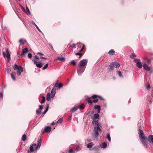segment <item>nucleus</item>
Listing matches in <instances>:
<instances>
[{
    "label": "nucleus",
    "instance_id": "obj_35",
    "mask_svg": "<svg viewBox=\"0 0 153 153\" xmlns=\"http://www.w3.org/2000/svg\"><path fill=\"white\" fill-rule=\"evenodd\" d=\"M136 57V55L134 54V53H132L130 55V57L131 58H134L135 57Z\"/></svg>",
    "mask_w": 153,
    "mask_h": 153
},
{
    "label": "nucleus",
    "instance_id": "obj_15",
    "mask_svg": "<svg viewBox=\"0 0 153 153\" xmlns=\"http://www.w3.org/2000/svg\"><path fill=\"white\" fill-rule=\"evenodd\" d=\"M145 139L141 140V142L142 144L145 147L147 148L148 147V146L147 143L145 141Z\"/></svg>",
    "mask_w": 153,
    "mask_h": 153
},
{
    "label": "nucleus",
    "instance_id": "obj_32",
    "mask_svg": "<svg viewBox=\"0 0 153 153\" xmlns=\"http://www.w3.org/2000/svg\"><path fill=\"white\" fill-rule=\"evenodd\" d=\"M63 121V118H61L59 119L57 121L56 123H62Z\"/></svg>",
    "mask_w": 153,
    "mask_h": 153
},
{
    "label": "nucleus",
    "instance_id": "obj_28",
    "mask_svg": "<svg viewBox=\"0 0 153 153\" xmlns=\"http://www.w3.org/2000/svg\"><path fill=\"white\" fill-rule=\"evenodd\" d=\"M48 108H49V105H48V104H47L46 109L45 110V111L42 114H45L46 113V112H47V111L48 110Z\"/></svg>",
    "mask_w": 153,
    "mask_h": 153
},
{
    "label": "nucleus",
    "instance_id": "obj_17",
    "mask_svg": "<svg viewBox=\"0 0 153 153\" xmlns=\"http://www.w3.org/2000/svg\"><path fill=\"white\" fill-rule=\"evenodd\" d=\"M107 143H106L104 142L102 143L100 145V147L101 148L105 149L107 147Z\"/></svg>",
    "mask_w": 153,
    "mask_h": 153
},
{
    "label": "nucleus",
    "instance_id": "obj_26",
    "mask_svg": "<svg viewBox=\"0 0 153 153\" xmlns=\"http://www.w3.org/2000/svg\"><path fill=\"white\" fill-rule=\"evenodd\" d=\"M88 102L90 105H91L92 104V101L91 100V97H87L86 98Z\"/></svg>",
    "mask_w": 153,
    "mask_h": 153
},
{
    "label": "nucleus",
    "instance_id": "obj_20",
    "mask_svg": "<svg viewBox=\"0 0 153 153\" xmlns=\"http://www.w3.org/2000/svg\"><path fill=\"white\" fill-rule=\"evenodd\" d=\"M78 109L79 107H78L77 106H75L72 109L70 110V112L72 113L75 112Z\"/></svg>",
    "mask_w": 153,
    "mask_h": 153
},
{
    "label": "nucleus",
    "instance_id": "obj_6",
    "mask_svg": "<svg viewBox=\"0 0 153 153\" xmlns=\"http://www.w3.org/2000/svg\"><path fill=\"white\" fill-rule=\"evenodd\" d=\"M138 134L140 140L141 139V140L146 139V137L143 133V131L140 129L139 130Z\"/></svg>",
    "mask_w": 153,
    "mask_h": 153
},
{
    "label": "nucleus",
    "instance_id": "obj_60",
    "mask_svg": "<svg viewBox=\"0 0 153 153\" xmlns=\"http://www.w3.org/2000/svg\"><path fill=\"white\" fill-rule=\"evenodd\" d=\"M32 23L33 25H34L35 26H36V25L35 23L33 21H32L31 22Z\"/></svg>",
    "mask_w": 153,
    "mask_h": 153
},
{
    "label": "nucleus",
    "instance_id": "obj_29",
    "mask_svg": "<svg viewBox=\"0 0 153 153\" xmlns=\"http://www.w3.org/2000/svg\"><path fill=\"white\" fill-rule=\"evenodd\" d=\"M50 94L49 93H47V97H46V100L48 101L50 100Z\"/></svg>",
    "mask_w": 153,
    "mask_h": 153
},
{
    "label": "nucleus",
    "instance_id": "obj_14",
    "mask_svg": "<svg viewBox=\"0 0 153 153\" xmlns=\"http://www.w3.org/2000/svg\"><path fill=\"white\" fill-rule=\"evenodd\" d=\"M77 45L78 47L79 48L81 47V45H82V47L80 51V52L82 51L83 50L85 47V46L84 45H83L80 42H79L77 43Z\"/></svg>",
    "mask_w": 153,
    "mask_h": 153
},
{
    "label": "nucleus",
    "instance_id": "obj_56",
    "mask_svg": "<svg viewBox=\"0 0 153 153\" xmlns=\"http://www.w3.org/2000/svg\"><path fill=\"white\" fill-rule=\"evenodd\" d=\"M94 113V111H90L89 112V113L91 114H93Z\"/></svg>",
    "mask_w": 153,
    "mask_h": 153
},
{
    "label": "nucleus",
    "instance_id": "obj_3",
    "mask_svg": "<svg viewBox=\"0 0 153 153\" xmlns=\"http://www.w3.org/2000/svg\"><path fill=\"white\" fill-rule=\"evenodd\" d=\"M13 69L14 70H17V74L18 76H20L21 73L23 71V68L21 66L18 65L16 64L14 65Z\"/></svg>",
    "mask_w": 153,
    "mask_h": 153
},
{
    "label": "nucleus",
    "instance_id": "obj_61",
    "mask_svg": "<svg viewBox=\"0 0 153 153\" xmlns=\"http://www.w3.org/2000/svg\"><path fill=\"white\" fill-rule=\"evenodd\" d=\"M147 88H149L150 87V86L149 84L148 85L146 86Z\"/></svg>",
    "mask_w": 153,
    "mask_h": 153
},
{
    "label": "nucleus",
    "instance_id": "obj_2",
    "mask_svg": "<svg viewBox=\"0 0 153 153\" xmlns=\"http://www.w3.org/2000/svg\"><path fill=\"white\" fill-rule=\"evenodd\" d=\"M41 139H40L38 140L37 141V145L36 144H33L32 146L30 147V151L31 152H33L34 151V147H35V149L36 150L39 149L41 145Z\"/></svg>",
    "mask_w": 153,
    "mask_h": 153
},
{
    "label": "nucleus",
    "instance_id": "obj_40",
    "mask_svg": "<svg viewBox=\"0 0 153 153\" xmlns=\"http://www.w3.org/2000/svg\"><path fill=\"white\" fill-rule=\"evenodd\" d=\"M42 100L41 102V103H43L44 102L45 100V97L44 96L42 97Z\"/></svg>",
    "mask_w": 153,
    "mask_h": 153
},
{
    "label": "nucleus",
    "instance_id": "obj_25",
    "mask_svg": "<svg viewBox=\"0 0 153 153\" xmlns=\"http://www.w3.org/2000/svg\"><path fill=\"white\" fill-rule=\"evenodd\" d=\"M115 53V51L113 49L110 50L108 52V53L111 55H113Z\"/></svg>",
    "mask_w": 153,
    "mask_h": 153
},
{
    "label": "nucleus",
    "instance_id": "obj_36",
    "mask_svg": "<svg viewBox=\"0 0 153 153\" xmlns=\"http://www.w3.org/2000/svg\"><path fill=\"white\" fill-rule=\"evenodd\" d=\"M55 94L56 92H51V98H53L54 97L55 95Z\"/></svg>",
    "mask_w": 153,
    "mask_h": 153
},
{
    "label": "nucleus",
    "instance_id": "obj_11",
    "mask_svg": "<svg viewBox=\"0 0 153 153\" xmlns=\"http://www.w3.org/2000/svg\"><path fill=\"white\" fill-rule=\"evenodd\" d=\"M148 141L153 145V135L150 134L148 136Z\"/></svg>",
    "mask_w": 153,
    "mask_h": 153
},
{
    "label": "nucleus",
    "instance_id": "obj_53",
    "mask_svg": "<svg viewBox=\"0 0 153 153\" xmlns=\"http://www.w3.org/2000/svg\"><path fill=\"white\" fill-rule=\"evenodd\" d=\"M37 54H39V55L40 56H43L44 55V54L41 53H40V52H38L37 53Z\"/></svg>",
    "mask_w": 153,
    "mask_h": 153
},
{
    "label": "nucleus",
    "instance_id": "obj_33",
    "mask_svg": "<svg viewBox=\"0 0 153 153\" xmlns=\"http://www.w3.org/2000/svg\"><path fill=\"white\" fill-rule=\"evenodd\" d=\"M99 117V115L98 114H95L94 115V117L96 119H98Z\"/></svg>",
    "mask_w": 153,
    "mask_h": 153
},
{
    "label": "nucleus",
    "instance_id": "obj_43",
    "mask_svg": "<svg viewBox=\"0 0 153 153\" xmlns=\"http://www.w3.org/2000/svg\"><path fill=\"white\" fill-rule=\"evenodd\" d=\"M36 27V28L37 29V30L39 31L40 32H41L42 34H43L42 32L41 31V30H40V29L39 28V27L37 26L36 25V26H35Z\"/></svg>",
    "mask_w": 153,
    "mask_h": 153
},
{
    "label": "nucleus",
    "instance_id": "obj_42",
    "mask_svg": "<svg viewBox=\"0 0 153 153\" xmlns=\"http://www.w3.org/2000/svg\"><path fill=\"white\" fill-rule=\"evenodd\" d=\"M48 63L46 64V65H45V66L42 68V70H45V69H46L48 67Z\"/></svg>",
    "mask_w": 153,
    "mask_h": 153
},
{
    "label": "nucleus",
    "instance_id": "obj_62",
    "mask_svg": "<svg viewBox=\"0 0 153 153\" xmlns=\"http://www.w3.org/2000/svg\"><path fill=\"white\" fill-rule=\"evenodd\" d=\"M99 97L100 98V100H104V99L103 98H102V97H101L100 96V97Z\"/></svg>",
    "mask_w": 153,
    "mask_h": 153
},
{
    "label": "nucleus",
    "instance_id": "obj_41",
    "mask_svg": "<svg viewBox=\"0 0 153 153\" xmlns=\"http://www.w3.org/2000/svg\"><path fill=\"white\" fill-rule=\"evenodd\" d=\"M119 76L120 77H122L123 76L121 73V72L120 71H118L117 72Z\"/></svg>",
    "mask_w": 153,
    "mask_h": 153
},
{
    "label": "nucleus",
    "instance_id": "obj_23",
    "mask_svg": "<svg viewBox=\"0 0 153 153\" xmlns=\"http://www.w3.org/2000/svg\"><path fill=\"white\" fill-rule=\"evenodd\" d=\"M15 74L16 73L15 72H13L11 74V77L14 81H15L16 80V78L14 76Z\"/></svg>",
    "mask_w": 153,
    "mask_h": 153
},
{
    "label": "nucleus",
    "instance_id": "obj_37",
    "mask_svg": "<svg viewBox=\"0 0 153 153\" xmlns=\"http://www.w3.org/2000/svg\"><path fill=\"white\" fill-rule=\"evenodd\" d=\"M70 63L71 64L73 65H75L76 64V62L74 61V60L71 61L70 62Z\"/></svg>",
    "mask_w": 153,
    "mask_h": 153
},
{
    "label": "nucleus",
    "instance_id": "obj_1",
    "mask_svg": "<svg viewBox=\"0 0 153 153\" xmlns=\"http://www.w3.org/2000/svg\"><path fill=\"white\" fill-rule=\"evenodd\" d=\"M92 123L93 124L96 125L94 128V132L92 133V136L95 138H97L99 135V132H102V130L100 127H101V125L99 123V120H96L95 119H93Z\"/></svg>",
    "mask_w": 153,
    "mask_h": 153
},
{
    "label": "nucleus",
    "instance_id": "obj_5",
    "mask_svg": "<svg viewBox=\"0 0 153 153\" xmlns=\"http://www.w3.org/2000/svg\"><path fill=\"white\" fill-rule=\"evenodd\" d=\"M6 55L5 52H3V55L4 58L6 57L8 59V61L9 62L10 60V56L8 49H7L6 50Z\"/></svg>",
    "mask_w": 153,
    "mask_h": 153
},
{
    "label": "nucleus",
    "instance_id": "obj_16",
    "mask_svg": "<svg viewBox=\"0 0 153 153\" xmlns=\"http://www.w3.org/2000/svg\"><path fill=\"white\" fill-rule=\"evenodd\" d=\"M136 65L139 68H141L143 66L140 61L136 62Z\"/></svg>",
    "mask_w": 153,
    "mask_h": 153
},
{
    "label": "nucleus",
    "instance_id": "obj_55",
    "mask_svg": "<svg viewBox=\"0 0 153 153\" xmlns=\"http://www.w3.org/2000/svg\"><path fill=\"white\" fill-rule=\"evenodd\" d=\"M20 7L21 8L22 10L24 11H25V10L24 8L21 5H20Z\"/></svg>",
    "mask_w": 153,
    "mask_h": 153
},
{
    "label": "nucleus",
    "instance_id": "obj_45",
    "mask_svg": "<svg viewBox=\"0 0 153 153\" xmlns=\"http://www.w3.org/2000/svg\"><path fill=\"white\" fill-rule=\"evenodd\" d=\"M56 88L54 87L51 90V92H56Z\"/></svg>",
    "mask_w": 153,
    "mask_h": 153
},
{
    "label": "nucleus",
    "instance_id": "obj_64",
    "mask_svg": "<svg viewBox=\"0 0 153 153\" xmlns=\"http://www.w3.org/2000/svg\"><path fill=\"white\" fill-rule=\"evenodd\" d=\"M2 29H3L4 30H6L7 29V27L5 26V27H4L2 28Z\"/></svg>",
    "mask_w": 153,
    "mask_h": 153
},
{
    "label": "nucleus",
    "instance_id": "obj_49",
    "mask_svg": "<svg viewBox=\"0 0 153 153\" xmlns=\"http://www.w3.org/2000/svg\"><path fill=\"white\" fill-rule=\"evenodd\" d=\"M148 62L149 63H150L151 62L152 59H148L147 60Z\"/></svg>",
    "mask_w": 153,
    "mask_h": 153
},
{
    "label": "nucleus",
    "instance_id": "obj_51",
    "mask_svg": "<svg viewBox=\"0 0 153 153\" xmlns=\"http://www.w3.org/2000/svg\"><path fill=\"white\" fill-rule=\"evenodd\" d=\"M3 93H0V98H3Z\"/></svg>",
    "mask_w": 153,
    "mask_h": 153
},
{
    "label": "nucleus",
    "instance_id": "obj_63",
    "mask_svg": "<svg viewBox=\"0 0 153 153\" xmlns=\"http://www.w3.org/2000/svg\"><path fill=\"white\" fill-rule=\"evenodd\" d=\"M143 59L144 60H147L148 59L146 56H145L144 57Z\"/></svg>",
    "mask_w": 153,
    "mask_h": 153
},
{
    "label": "nucleus",
    "instance_id": "obj_38",
    "mask_svg": "<svg viewBox=\"0 0 153 153\" xmlns=\"http://www.w3.org/2000/svg\"><path fill=\"white\" fill-rule=\"evenodd\" d=\"M100 97V96L95 94L92 96L91 97L93 99H95L97 97Z\"/></svg>",
    "mask_w": 153,
    "mask_h": 153
},
{
    "label": "nucleus",
    "instance_id": "obj_19",
    "mask_svg": "<svg viewBox=\"0 0 153 153\" xmlns=\"http://www.w3.org/2000/svg\"><path fill=\"white\" fill-rule=\"evenodd\" d=\"M143 67L144 69L146 71H149L150 70V68L146 64H144L143 65Z\"/></svg>",
    "mask_w": 153,
    "mask_h": 153
},
{
    "label": "nucleus",
    "instance_id": "obj_34",
    "mask_svg": "<svg viewBox=\"0 0 153 153\" xmlns=\"http://www.w3.org/2000/svg\"><path fill=\"white\" fill-rule=\"evenodd\" d=\"M26 9L27 10V12H26V13L27 15H29L30 14V12L29 11V8L27 7L26 5Z\"/></svg>",
    "mask_w": 153,
    "mask_h": 153
},
{
    "label": "nucleus",
    "instance_id": "obj_31",
    "mask_svg": "<svg viewBox=\"0 0 153 153\" xmlns=\"http://www.w3.org/2000/svg\"><path fill=\"white\" fill-rule=\"evenodd\" d=\"M26 136L25 134H24L23 135L22 137V140L23 141H25L26 139Z\"/></svg>",
    "mask_w": 153,
    "mask_h": 153
},
{
    "label": "nucleus",
    "instance_id": "obj_10",
    "mask_svg": "<svg viewBox=\"0 0 153 153\" xmlns=\"http://www.w3.org/2000/svg\"><path fill=\"white\" fill-rule=\"evenodd\" d=\"M51 127L49 126H47L45 127L44 130L43 131L42 133H43L44 132H49L51 131Z\"/></svg>",
    "mask_w": 153,
    "mask_h": 153
},
{
    "label": "nucleus",
    "instance_id": "obj_50",
    "mask_svg": "<svg viewBox=\"0 0 153 153\" xmlns=\"http://www.w3.org/2000/svg\"><path fill=\"white\" fill-rule=\"evenodd\" d=\"M98 99H96L94 100H93V102L94 103H97L98 102Z\"/></svg>",
    "mask_w": 153,
    "mask_h": 153
},
{
    "label": "nucleus",
    "instance_id": "obj_4",
    "mask_svg": "<svg viewBox=\"0 0 153 153\" xmlns=\"http://www.w3.org/2000/svg\"><path fill=\"white\" fill-rule=\"evenodd\" d=\"M88 60L86 59H83L80 61L79 63V66L84 68L87 63Z\"/></svg>",
    "mask_w": 153,
    "mask_h": 153
},
{
    "label": "nucleus",
    "instance_id": "obj_9",
    "mask_svg": "<svg viewBox=\"0 0 153 153\" xmlns=\"http://www.w3.org/2000/svg\"><path fill=\"white\" fill-rule=\"evenodd\" d=\"M34 63L36 65V66L37 67L39 68H41L42 67V66L43 64L42 63L40 62H37V61L36 60L34 61Z\"/></svg>",
    "mask_w": 153,
    "mask_h": 153
},
{
    "label": "nucleus",
    "instance_id": "obj_52",
    "mask_svg": "<svg viewBox=\"0 0 153 153\" xmlns=\"http://www.w3.org/2000/svg\"><path fill=\"white\" fill-rule=\"evenodd\" d=\"M19 42L20 43H22V44H24V42H23V40L22 39L19 40Z\"/></svg>",
    "mask_w": 153,
    "mask_h": 153
},
{
    "label": "nucleus",
    "instance_id": "obj_30",
    "mask_svg": "<svg viewBox=\"0 0 153 153\" xmlns=\"http://www.w3.org/2000/svg\"><path fill=\"white\" fill-rule=\"evenodd\" d=\"M100 148V146H95L93 148V149L95 150H98Z\"/></svg>",
    "mask_w": 153,
    "mask_h": 153
},
{
    "label": "nucleus",
    "instance_id": "obj_46",
    "mask_svg": "<svg viewBox=\"0 0 153 153\" xmlns=\"http://www.w3.org/2000/svg\"><path fill=\"white\" fill-rule=\"evenodd\" d=\"M28 56L29 58H31L32 57V54L31 53L28 54Z\"/></svg>",
    "mask_w": 153,
    "mask_h": 153
},
{
    "label": "nucleus",
    "instance_id": "obj_13",
    "mask_svg": "<svg viewBox=\"0 0 153 153\" xmlns=\"http://www.w3.org/2000/svg\"><path fill=\"white\" fill-rule=\"evenodd\" d=\"M28 51V50L27 48H25L24 49H23L22 52L21 56H23L25 53H27Z\"/></svg>",
    "mask_w": 153,
    "mask_h": 153
},
{
    "label": "nucleus",
    "instance_id": "obj_8",
    "mask_svg": "<svg viewBox=\"0 0 153 153\" xmlns=\"http://www.w3.org/2000/svg\"><path fill=\"white\" fill-rule=\"evenodd\" d=\"M110 66L111 67H114L117 68H118L120 67V65L118 62H115L111 63Z\"/></svg>",
    "mask_w": 153,
    "mask_h": 153
},
{
    "label": "nucleus",
    "instance_id": "obj_18",
    "mask_svg": "<svg viewBox=\"0 0 153 153\" xmlns=\"http://www.w3.org/2000/svg\"><path fill=\"white\" fill-rule=\"evenodd\" d=\"M63 86V85L62 83H60L59 84H58V83L56 82L55 83V87L58 88V89H59L62 87Z\"/></svg>",
    "mask_w": 153,
    "mask_h": 153
},
{
    "label": "nucleus",
    "instance_id": "obj_48",
    "mask_svg": "<svg viewBox=\"0 0 153 153\" xmlns=\"http://www.w3.org/2000/svg\"><path fill=\"white\" fill-rule=\"evenodd\" d=\"M140 61L139 59H135L134 60V62L136 63V62L137 61Z\"/></svg>",
    "mask_w": 153,
    "mask_h": 153
},
{
    "label": "nucleus",
    "instance_id": "obj_58",
    "mask_svg": "<svg viewBox=\"0 0 153 153\" xmlns=\"http://www.w3.org/2000/svg\"><path fill=\"white\" fill-rule=\"evenodd\" d=\"M87 141L88 142H89L91 141V139H87Z\"/></svg>",
    "mask_w": 153,
    "mask_h": 153
},
{
    "label": "nucleus",
    "instance_id": "obj_27",
    "mask_svg": "<svg viewBox=\"0 0 153 153\" xmlns=\"http://www.w3.org/2000/svg\"><path fill=\"white\" fill-rule=\"evenodd\" d=\"M57 59L59 60L60 61L62 62H64L65 61V59L64 57H58Z\"/></svg>",
    "mask_w": 153,
    "mask_h": 153
},
{
    "label": "nucleus",
    "instance_id": "obj_47",
    "mask_svg": "<svg viewBox=\"0 0 153 153\" xmlns=\"http://www.w3.org/2000/svg\"><path fill=\"white\" fill-rule=\"evenodd\" d=\"M76 54L77 55H79V58H80L81 57V56L82 55V53H76Z\"/></svg>",
    "mask_w": 153,
    "mask_h": 153
},
{
    "label": "nucleus",
    "instance_id": "obj_21",
    "mask_svg": "<svg viewBox=\"0 0 153 153\" xmlns=\"http://www.w3.org/2000/svg\"><path fill=\"white\" fill-rule=\"evenodd\" d=\"M100 106L99 105H96L94 106V108L96 109H97V112L100 113Z\"/></svg>",
    "mask_w": 153,
    "mask_h": 153
},
{
    "label": "nucleus",
    "instance_id": "obj_54",
    "mask_svg": "<svg viewBox=\"0 0 153 153\" xmlns=\"http://www.w3.org/2000/svg\"><path fill=\"white\" fill-rule=\"evenodd\" d=\"M73 152V149H70L68 153H71Z\"/></svg>",
    "mask_w": 153,
    "mask_h": 153
},
{
    "label": "nucleus",
    "instance_id": "obj_44",
    "mask_svg": "<svg viewBox=\"0 0 153 153\" xmlns=\"http://www.w3.org/2000/svg\"><path fill=\"white\" fill-rule=\"evenodd\" d=\"M109 71H111L113 70V67H111L110 66V65L109 66Z\"/></svg>",
    "mask_w": 153,
    "mask_h": 153
},
{
    "label": "nucleus",
    "instance_id": "obj_39",
    "mask_svg": "<svg viewBox=\"0 0 153 153\" xmlns=\"http://www.w3.org/2000/svg\"><path fill=\"white\" fill-rule=\"evenodd\" d=\"M107 138H108V140L109 141H110L111 140V137L110 136V134L109 133L108 134H107Z\"/></svg>",
    "mask_w": 153,
    "mask_h": 153
},
{
    "label": "nucleus",
    "instance_id": "obj_57",
    "mask_svg": "<svg viewBox=\"0 0 153 153\" xmlns=\"http://www.w3.org/2000/svg\"><path fill=\"white\" fill-rule=\"evenodd\" d=\"M79 149L80 148L79 147H78L76 148V150L77 151H79Z\"/></svg>",
    "mask_w": 153,
    "mask_h": 153
},
{
    "label": "nucleus",
    "instance_id": "obj_24",
    "mask_svg": "<svg viewBox=\"0 0 153 153\" xmlns=\"http://www.w3.org/2000/svg\"><path fill=\"white\" fill-rule=\"evenodd\" d=\"M94 144L92 142L90 143L87 145V146L88 148L91 149L92 147L94 146Z\"/></svg>",
    "mask_w": 153,
    "mask_h": 153
},
{
    "label": "nucleus",
    "instance_id": "obj_22",
    "mask_svg": "<svg viewBox=\"0 0 153 153\" xmlns=\"http://www.w3.org/2000/svg\"><path fill=\"white\" fill-rule=\"evenodd\" d=\"M77 106L78 107H79V109H83L85 107V105L83 103H82L80 105H77Z\"/></svg>",
    "mask_w": 153,
    "mask_h": 153
},
{
    "label": "nucleus",
    "instance_id": "obj_59",
    "mask_svg": "<svg viewBox=\"0 0 153 153\" xmlns=\"http://www.w3.org/2000/svg\"><path fill=\"white\" fill-rule=\"evenodd\" d=\"M34 57L36 59H39V57H38V56H34Z\"/></svg>",
    "mask_w": 153,
    "mask_h": 153
},
{
    "label": "nucleus",
    "instance_id": "obj_12",
    "mask_svg": "<svg viewBox=\"0 0 153 153\" xmlns=\"http://www.w3.org/2000/svg\"><path fill=\"white\" fill-rule=\"evenodd\" d=\"M39 107L40 110L39 109H37L36 111V114L37 115H39L41 114V110L43 109V106L42 105H39Z\"/></svg>",
    "mask_w": 153,
    "mask_h": 153
},
{
    "label": "nucleus",
    "instance_id": "obj_7",
    "mask_svg": "<svg viewBox=\"0 0 153 153\" xmlns=\"http://www.w3.org/2000/svg\"><path fill=\"white\" fill-rule=\"evenodd\" d=\"M85 69L84 68L79 66L77 69V73L78 75H81L84 71Z\"/></svg>",
    "mask_w": 153,
    "mask_h": 153
}]
</instances>
